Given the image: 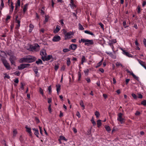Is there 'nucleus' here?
<instances>
[{
    "instance_id": "f257e3e1",
    "label": "nucleus",
    "mask_w": 146,
    "mask_h": 146,
    "mask_svg": "<svg viewBox=\"0 0 146 146\" xmlns=\"http://www.w3.org/2000/svg\"><path fill=\"white\" fill-rule=\"evenodd\" d=\"M79 42L80 43H81L82 42L85 43V45L88 46L93 45L94 44L92 40H89L84 38H81L80 40H79Z\"/></svg>"
},
{
    "instance_id": "f03ea898",
    "label": "nucleus",
    "mask_w": 146,
    "mask_h": 146,
    "mask_svg": "<svg viewBox=\"0 0 146 146\" xmlns=\"http://www.w3.org/2000/svg\"><path fill=\"white\" fill-rule=\"evenodd\" d=\"M64 34L65 35L64 39L65 40L70 38L71 37L70 36L71 35H74V33L73 32L70 31L67 32L65 31L64 32Z\"/></svg>"
},
{
    "instance_id": "7ed1b4c3",
    "label": "nucleus",
    "mask_w": 146,
    "mask_h": 146,
    "mask_svg": "<svg viewBox=\"0 0 146 146\" xmlns=\"http://www.w3.org/2000/svg\"><path fill=\"white\" fill-rule=\"evenodd\" d=\"M2 62L7 70H10L11 69V67L9 64L7 62V61L5 59H3L2 60Z\"/></svg>"
},
{
    "instance_id": "20e7f679",
    "label": "nucleus",
    "mask_w": 146,
    "mask_h": 146,
    "mask_svg": "<svg viewBox=\"0 0 146 146\" xmlns=\"http://www.w3.org/2000/svg\"><path fill=\"white\" fill-rule=\"evenodd\" d=\"M27 63H32L35 61L36 59V58L33 56L29 55L27 56Z\"/></svg>"
},
{
    "instance_id": "39448f33",
    "label": "nucleus",
    "mask_w": 146,
    "mask_h": 146,
    "mask_svg": "<svg viewBox=\"0 0 146 146\" xmlns=\"http://www.w3.org/2000/svg\"><path fill=\"white\" fill-rule=\"evenodd\" d=\"M17 59L16 57L14 55L11 56L9 58V60L12 65L15 66V61Z\"/></svg>"
},
{
    "instance_id": "423d86ee",
    "label": "nucleus",
    "mask_w": 146,
    "mask_h": 146,
    "mask_svg": "<svg viewBox=\"0 0 146 146\" xmlns=\"http://www.w3.org/2000/svg\"><path fill=\"white\" fill-rule=\"evenodd\" d=\"M30 66L29 64H21L18 66V68L19 70H21L24 68H27Z\"/></svg>"
},
{
    "instance_id": "0eeeda50",
    "label": "nucleus",
    "mask_w": 146,
    "mask_h": 146,
    "mask_svg": "<svg viewBox=\"0 0 146 146\" xmlns=\"http://www.w3.org/2000/svg\"><path fill=\"white\" fill-rule=\"evenodd\" d=\"M123 114L121 113H119L118 114V117L117 119L118 121H119L122 124L124 122V119L122 117Z\"/></svg>"
},
{
    "instance_id": "6e6552de",
    "label": "nucleus",
    "mask_w": 146,
    "mask_h": 146,
    "mask_svg": "<svg viewBox=\"0 0 146 146\" xmlns=\"http://www.w3.org/2000/svg\"><path fill=\"white\" fill-rule=\"evenodd\" d=\"M13 3L12 1L10 2V4L9 5V13L10 14H11L12 13L13 9L14 8V6L13 5Z\"/></svg>"
},
{
    "instance_id": "1a4fd4ad",
    "label": "nucleus",
    "mask_w": 146,
    "mask_h": 146,
    "mask_svg": "<svg viewBox=\"0 0 146 146\" xmlns=\"http://www.w3.org/2000/svg\"><path fill=\"white\" fill-rule=\"evenodd\" d=\"M21 18H20L19 19L17 20H15V22L17 24L16 25L15 28L16 29H19L20 26V20L21 19Z\"/></svg>"
},
{
    "instance_id": "9d476101",
    "label": "nucleus",
    "mask_w": 146,
    "mask_h": 146,
    "mask_svg": "<svg viewBox=\"0 0 146 146\" xmlns=\"http://www.w3.org/2000/svg\"><path fill=\"white\" fill-rule=\"evenodd\" d=\"M60 39V37L59 36H55L53 37L52 40L54 42H58L59 41Z\"/></svg>"
},
{
    "instance_id": "9b49d317",
    "label": "nucleus",
    "mask_w": 146,
    "mask_h": 146,
    "mask_svg": "<svg viewBox=\"0 0 146 146\" xmlns=\"http://www.w3.org/2000/svg\"><path fill=\"white\" fill-rule=\"evenodd\" d=\"M25 128L26 129V131L29 133L30 136H32V132L31 131V128L28 127L27 125L25 126Z\"/></svg>"
},
{
    "instance_id": "f8f14e48",
    "label": "nucleus",
    "mask_w": 146,
    "mask_h": 146,
    "mask_svg": "<svg viewBox=\"0 0 146 146\" xmlns=\"http://www.w3.org/2000/svg\"><path fill=\"white\" fill-rule=\"evenodd\" d=\"M77 48V45L76 44H72L69 46V48L70 49L74 50Z\"/></svg>"
},
{
    "instance_id": "ddd939ff",
    "label": "nucleus",
    "mask_w": 146,
    "mask_h": 146,
    "mask_svg": "<svg viewBox=\"0 0 146 146\" xmlns=\"http://www.w3.org/2000/svg\"><path fill=\"white\" fill-rule=\"evenodd\" d=\"M33 70L36 74L35 76L36 77H38L39 76V74L38 72V69L36 67H34L33 68Z\"/></svg>"
},
{
    "instance_id": "4468645a",
    "label": "nucleus",
    "mask_w": 146,
    "mask_h": 146,
    "mask_svg": "<svg viewBox=\"0 0 146 146\" xmlns=\"http://www.w3.org/2000/svg\"><path fill=\"white\" fill-rule=\"evenodd\" d=\"M121 50L123 51V53L125 55L129 57H132V55L130 54L128 52H126L125 50L123 49H122Z\"/></svg>"
},
{
    "instance_id": "2eb2a0df",
    "label": "nucleus",
    "mask_w": 146,
    "mask_h": 146,
    "mask_svg": "<svg viewBox=\"0 0 146 146\" xmlns=\"http://www.w3.org/2000/svg\"><path fill=\"white\" fill-rule=\"evenodd\" d=\"M50 59H51V62H52L53 60V58L52 55H48L47 57H46L45 58L46 61H48L50 60Z\"/></svg>"
},
{
    "instance_id": "dca6fc26",
    "label": "nucleus",
    "mask_w": 146,
    "mask_h": 146,
    "mask_svg": "<svg viewBox=\"0 0 146 146\" xmlns=\"http://www.w3.org/2000/svg\"><path fill=\"white\" fill-rule=\"evenodd\" d=\"M32 130L35 131V135H36L37 137L38 138V135L39 134V133L38 130L37 129H36L35 128H33Z\"/></svg>"
},
{
    "instance_id": "f3484780",
    "label": "nucleus",
    "mask_w": 146,
    "mask_h": 146,
    "mask_svg": "<svg viewBox=\"0 0 146 146\" xmlns=\"http://www.w3.org/2000/svg\"><path fill=\"white\" fill-rule=\"evenodd\" d=\"M60 27L57 25L56 26V29L54 30L53 32L54 33H56L60 30Z\"/></svg>"
},
{
    "instance_id": "a211bd4d",
    "label": "nucleus",
    "mask_w": 146,
    "mask_h": 146,
    "mask_svg": "<svg viewBox=\"0 0 146 146\" xmlns=\"http://www.w3.org/2000/svg\"><path fill=\"white\" fill-rule=\"evenodd\" d=\"M70 2L71 3V4H70V5L71 8L74 9V7H76V6L74 3L73 0H70Z\"/></svg>"
},
{
    "instance_id": "6ab92c4d",
    "label": "nucleus",
    "mask_w": 146,
    "mask_h": 146,
    "mask_svg": "<svg viewBox=\"0 0 146 146\" xmlns=\"http://www.w3.org/2000/svg\"><path fill=\"white\" fill-rule=\"evenodd\" d=\"M40 54L41 56H46V53L45 50H43L40 51Z\"/></svg>"
},
{
    "instance_id": "aec40b11",
    "label": "nucleus",
    "mask_w": 146,
    "mask_h": 146,
    "mask_svg": "<svg viewBox=\"0 0 146 146\" xmlns=\"http://www.w3.org/2000/svg\"><path fill=\"white\" fill-rule=\"evenodd\" d=\"M56 91L57 94L58 95L59 94V92L60 91L61 89V86L60 84H58L56 85Z\"/></svg>"
},
{
    "instance_id": "412c9836",
    "label": "nucleus",
    "mask_w": 146,
    "mask_h": 146,
    "mask_svg": "<svg viewBox=\"0 0 146 146\" xmlns=\"http://www.w3.org/2000/svg\"><path fill=\"white\" fill-rule=\"evenodd\" d=\"M27 56L26 57L23 58H21L20 60V63H23L24 62H27Z\"/></svg>"
},
{
    "instance_id": "4be33fe9",
    "label": "nucleus",
    "mask_w": 146,
    "mask_h": 146,
    "mask_svg": "<svg viewBox=\"0 0 146 146\" xmlns=\"http://www.w3.org/2000/svg\"><path fill=\"white\" fill-rule=\"evenodd\" d=\"M28 3H27L24 5V7L23 9V14H25L26 11L27 9Z\"/></svg>"
},
{
    "instance_id": "5701e85b",
    "label": "nucleus",
    "mask_w": 146,
    "mask_h": 146,
    "mask_svg": "<svg viewBox=\"0 0 146 146\" xmlns=\"http://www.w3.org/2000/svg\"><path fill=\"white\" fill-rule=\"evenodd\" d=\"M39 46L36 44L35 46H33L32 48L35 51H37L39 49Z\"/></svg>"
},
{
    "instance_id": "b1692460",
    "label": "nucleus",
    "mask_w": 146,
    "mask_h": 146,
    "mask_svg": "<svg viewBox=\"0 0 146 146\" xmlns=\"http://www.w3.org/2000/svg\"><path fill=\"white\" fill-rule=\"evenodd\" d=\"M138 61L140 64L143 67H144L145 66V63L141 61L140 59H138Z\"/></svg>"
},
{
    "instance_id": "393cba45",
    "label": "nucleus",
    "mask_w": 146,
    "mask_h": 146,
    "mask_svg": "<svg viewBox=\"0 0 146 146\" xmlns=\"http://www.w3.org/2000/svg\"><path fill=\"white\" fill-rule=\"evenodd\" d=\"M84 32L85 33L90 35L94 36H95V35L92 33L90 32L89 31L86 30L84 31Z\"/></svg>"
},
{
    "instance_id": "a878e982",
    "label": "nucleus",
    "mask_w": 146,
    "mask_h": 146,
    "mask_svg": "<svg viewBox=\"0 0 146 146\" xmlns=\"http://www.w3.org/2000/svg\"><path fill=\"white\" fill-rule=\"evenodd\" d=\"M86 58L84 56H82L81 58V64H83L84 63L86 62Z\"/></svg>"
},
{
    "instance_id": "bb28decb",
    "label": "nucleus",
    "mask_w": 146,
    "mask_h": 146,
    "mask_svg": "<svg viewBox=\"0 0 146 146\" xmlns=\"http://www.w3.org/2000/svg\"><path fill=\"white\" fill-rule=\"evenodd\" d=\"M36 63L38 65L43 64L42 60L40 59H38V60L36 61Z\"/></svg>"
},
{
    "instance_id": "cd10ccee",
    "label": "nucleus",
    "mask_w": 146,
    "mask_h": 146,
    "mask_svg": "<svg viewBox=\"0 0 146 146\" xmlns=\"http://www.w3.org/2000/svg\"><path fill=\"white\" fill-rule=\"evenodd\" d=\"M80 104L81 106L82 107V110H83L85 109V106L84 105V103L82 100H80Z\"/></svg>"
},
{
    "instance_id": "c85d7f7f",
    "label": "nucleus",
    "mask_w": 146,
    "mask_h": 146,
    "mask_svg": "<svg viewBox=\"0 0 146 146\" xmlns=\"http://www.w3.org/2000/svg\"><path fill=\"white\" fill-rule=\"evenodd\" d=\"M131 75L133 78L135 79L136 80L138 81L139 80V78L136 75H135L132 72V73H131Z\"/></svg>"
},
{
    "instance_id": "c756f323",
    "label": "nucleus",
    "mask_w": 146,
    "mask_h": 146,
    "mask_svg": "<svg viewBox=\"0 0 146 146\" xmlns=\"http://www.w3.org/2000/svg\"><path fill=\"white\" fill-rule=\"evenodd\" d=\"M103 61V58H102L101 61H100L97 64V66H96V68L100 67L102 64V62Z\"/></svg>"
},
{
    "instance_id": "7c9ffc66",
    "label": "nucleus",
    "mask_w": 146,
    "mask_h": 146,
    "mask_svg": "<svg viewBox=\"0 0 146 146\" xmlns=\"http://www.w3.org/2000/svg\"><path fill=\"white\" fill-rule=\"evenodd\" d=\"M101 120H98L97 121V124L98 127H99L102 125Z\"/></svg>"
},
{
    "instance_id": "2f4dec72",
    "label": "nucleus",
    "mask_w": 146,
    "mask_h": 146,
    "mask_svg": "<svg viewBox=\"0 0 146 146\" xmlns=\"http://www.w3.org/2000/svg\"><path fill=\"white\" fill-rule=\"evenodd\" d=\"M21 5V0H17V2L15 3V6L17 7H19Z\"/></svg>"
},
{
    "instance_id": "473e14b6",
    "label": "nucleus",
    "mask_w": 146,
    "mask_h": 146,
    "mask_svg": "<svg viewBox=\"0 0 146 146\" xmlns=\"http://www.w3.org/2000/svg\"><path fill=\"white\" fill-rule=\"evenodd\" d=\"M138 105H142L144 106H146V100H144L141 102V104H138Z\"/></svg>"
},
{
    "instance_id": "72a5a7b5",
    "label": "nucleus",
    "mask_w": 146,
    "mask_h": 146,
    "mask_svg": "<svg viewBox=\"0 0 146 146\" xmlns=\"http://www.w3.org/2000/svg\"><path fill=\"white\" fill-rule=\"evenodd\" d=\"M49 19V17L46 15L45 17V20L44 21V24H45L46 22H47Z\"/></svg>"
},
{
    "instance_id": "f704fd0d",
    "label": "nucleus",
    "mask_w": 146,
    "mask_h": 146,
    "mask_svg": "<svg viewBox=\"0 0 146 146\" xmlns=\"http://www.w3.org/2000/svg\"><path fill=\"white\" fill-rule=\"evenodd\" d=\"M6 53L7 54L9 55V56H12V51L11 50H7L6 51Z\"/></svg>"
},
{
    "instance_id": "c9c22d12",
    "label": "nucleus",
    "mask_w": 146,
    "mask_h": 146,
    "mask_svg": "<svg viewBox=\"0 0 146 146\" xmlns=\"http://www.w3.org/2000/svg\"><path fill=\"white\" fill-rule=\"evenodd\" d=\"M4 7V4L3 2H1V4L0 6V10H1Z\"/></svg>"
},
{
    "instance_id": "e433bc0d",
    "label": "nucleus",
    "mask_w": 146,
    "mask_h": 146,
    "mask_svg": "<svg viewBox=\"0 0 146 146\" xmlns=\"http://www.w3.org/2000/svg\"><path fill=\"white\" fill-rule=\"evenodd\" d=\"M123 26L125 28L129 26H128L127 25L126 21L125 20L124 21H123Z\"/></svg>"
},
{
    "instance_id": "4c0bfd02",
    "label": "nucleus",
    "mask_w": 146,
    "mask_h": 146,
    "mask_svg": "<svg viewBox=\"0 0 146 146\" xmlns=\"http://www.w3.org/2000/svg\"><path fill=\"white\" fill-rule=\"evenodd\" d=\"M71 61L69 58H68L67 60V64L68 66H69L70 64Z\"/></svg>"
},
{
    "instance_id": "58836bf2",
    "label": "nucleus",
    "mask_w": 146,
    "mask_h": 146,
    "mask_svg": "<svg viewBox=\"0 0 146 146\" xmlns=\"http://www.w3.org/2000/svg\"><path fill=\"white\" fill-rule=\"evenodd\" d=\"M14 74L15 75L19 76L21 74V72H19L18 71H17L15 72Z\"/></svg>"
},
{
    "instance_id": "ea45409f",
    "label": "nucleus",
    "mask_w": 146,
    "mask_h": 146,
    "mask_svg": "<svg viewBox=\"0 0 146 146\" xmlns=\"http://www.w3.org/2000/svg\"><path fill=\"white\" fill-rule=\"evenodd\" d=\"M60 139H59V140H60V139L61 140H64L65 141L67 140L66 138L63 136H60Z\"/></svg>"
},
{
    "instance_id": "a19ab883",
    "label": "nucleus",
    "mask_w": 146,
    "mask_h": 146,
    "mask_svg": "<svg viewBox=\"0 0 146 146\" xmlns=\"http://www.w3.org/2000/svg\"><path fill=\"white\" fill-rule=\"evenodd\" d=\"M78 81H80V79L81 76V74L80 72H78Z\"/></svg>"
},
{
    "instance_id": "79ce46f5",
    "label": "nucleus",
    "mask_w": 146,
    "mask_h": 146,
    "mask_svg": "<svg viewBox=\"0 0 146 146\" xmlns=\"http://www.w3.org/2000/svg\"><path fill=\"white\" fill-rule=\"evenodd\" d=\"M95 115L96 116V117H98L100 115V114L99 112L97 111H96L95 113Z\"/></svg>"
},
{
    "instance_id": "37998d69",
    "label": "nucleus",
    "mask_w": 146,
    "mask_h": 146,
    "mask_svg": "<svg viewBox=\"0 0 146 146\" xmlns=\"http://www.w3.org/2000/svg\"><path fill=\"white\" fill-rule=\"evenodd\" d=\"M105 128L106 130L108 131H111V129L110 128V127L109 126H106L105 127Z\"/></svg>"
},
{
    "instance_id": "c03bdc74",
    "label": "nucleus",
    "mask_w": 146,
    "mask_h": 146,
    "mask_svg": "<svg viewBox=\"0 0 146 146\" xmlns=\"http://www.w3.org/2000/svg\"><path fill=\"white\" fill-rule=\"evenodd\" d=\"M131 96L134 99H137V96L134 93H132L131 94Z\"/></svg>"
},
{
    "instance_id": "a18cd8bd",
    "label": "nucleus",
    "mask_w": 146,
    "mask_h": 146,
    "mask_svg": "<svg viewBox=\"0 0 146 146\" xmlns=\"http://www.w3.org/2000/svg\"><path fill=\"white\" fill-rule=\"evenodd\" d=\"M78 25L79 27L80 30H83L84 29V28L83 27L80 23H79L78 24Z\"/></svg>"
},
{
    "instance_id": "49530a36",
    "label": "nucleus",
    "mask_w": 146,
    "mask_h": 146,
    "mask_svg": "<svg viewBox=\"0 0 146 146\" xmlns=\"http://www.w3.org/2000/svg\"><path fill=\"white\" fill-rule=\"evenodd\" d=\"M39 92L40 93V94H41L42 96H43L44 93L43 92V90L41 88H39Z\"/></svg>"
},
{
    "instance_id": "de8ad7c7",
    "label": "nucleus",
    "mask_w": 146,
    "mask_h": 146,
    "mask_svg": "<svg viewBox=\"0 0 146 146\" xmlns=\"http://www.w3.org/2000/svg\"><path fill=\"white\" fill-rule=\"evenodd\" d=\"M115 65L117 67H119V66H121V67L123 66L119 62H117L116 63Z\"/></svg>"
},
{
    "instance_id": "09e8293b",
    "label": "nucleus",
    "mask_w": 146,
    "mask_h": 146,
    "mask_svg": "<svg viewBox=\"0 0 146 146\" xmlns=\"http://www.w3.org/2000/svg\"><path fill=\"white\" fill-rule=\"evenodd\" d=\"M99 25L100 26L101 28L104 31V25L102 23H100Z\"/></svg>"
},
{
    "instance_id": "8fccbe9b",
    "label": "nucleus",
    "mask_w": 146,
    "mask_h": 146,
    "mask_svg": "<svg viewBox=\"0 0 146 146\" xmlns=\"http://www.w3.org/2000/svg\"><path fill=\"white\" fill-rule=\"evenodd\" d=\"M137 12L138 13H140L141 12V8L139 6L137 7Z\"/></svg>"
},
{
    "instance_id": "3c124183",
    "label": "nucleus",
    "mask_w": 146,
    "mask_h": 146,
    "mask_svg": "<svg viewBox=\"0 0 146 146\" xmlns=\"http://www.w3.org/2000/svg\"><path fill=\"white\" fill-rule=\"evenodd\" d=\"M70 48H65L64 49H63V51L64 52H68V51H70Z\"/></svg>"
},
{
    "instance_id": "603ef678",
    "label": "nucleus",
    "mask_w": 146,
    "mask_h": 146,
    "mask_svg": "<svg viewBox=\"0 0 146 146\" xmlns=\"http://www.w3.org/2000/svg\"><path fill=\"white\" fill-rule=\"evenodd\" d=\"M48 89L49 91V94H50L52 92V88L51 86H50L48 87Z\"/></svg>"
},
{
    "instance_id": "864d4df0",
    "label": "nucleus",
    "mask_w": 146,
    "mask_h": 146,
    "mask_svg": "<svg viewBox=\"0 0 146 146\" xmlns=\"http://www.w3.org/2000/svg\"><path fill=\"white\" fill-rule=\"evenodd\" d=\"M48 110L49 111L50 113H51L52 112L51 111V104H50L49 105L48 107Z\"/></svg>"
},
{
    "instance_id": "5fc2aeb1",
    "label": "nucleus",
    "mask_w": 146,
    "mask_h": 146,
    "mask_svg": "<svg viewBox=\"0 0 146 146\" xmlns=\"http://www.w3.org/2000/svg\"><path fill=\"white\" fill-rule=\"evenodd\" d=\"M11 17V16L9 15H7V17L6 19V22H7V21L9 19H10V18Z\"/></svg>"
},
{
    "instance_id": "6e6d98bb",
    "label": "nucleus",
    "mask_w": 146,
    "mask_h": 146,
    "mask_svg": "<svg viewBox=\"0 0 146 146\" xmlns=\"http://www.w3.org/2000/svg\"><path fill=\"white\" fill-rule=\"evenodd\" d=\"M34 27V26L32 24H30L29 25V28L31 29H32V30Z\"/></svg>"
},
{
    "instance_id": "4d7b16f0",
    "label": "nucleus",
    "mask_w": 146,
    "mask_h": 146,
    "mask_svg": "<svg viewBox=\"0 0 146 146\" xmlns=\"http://www.w3.org/2000/svg\"><path fill=\"white\" fill-rule=\"evenodd\" d=\"M76 115L78 118H80L81 117L80 114L78 111L77 112Z\"/></svg>"
},
{
    "instance_id": "13d9d810",
    "label": "nucleus",
    "mask_w": 146,
    "mask_h": 146,
    "mask_svg": "<svg viewBox=\"0 0 146 146\" xmlns=\"http://www.w3.org/2000/svg\"><path fill=\"white\" fill-rule=\"evenodd\" d=\"M63 21H64V20L63 19H61L59 21V22L60 23L61 25L62 26H63V25H64V23Z\"/></svg>"
},
{
    "instance_id": "bf43d9fd",
    "label": "nucleus",
    "mask_w": 146,
    "mask_h": 146,
    "mask_svg": "<svg viewBox=\"0 0 146 146\" xmlns=\"http://www.w3.org/2000/svg\"><path fill=\"white\" fill-rule=\"evenodd\" d=\"M110 56H111L112 58L114 59H115L116 58V56L112 54H111Z\"/></svg>"
},
{
    "instance_id": "052dcab7",
    "label": "nucleus",
    "mask_w": 146,
    "mask_h": 146,
    "mask_svg": "<svg viewBox=\"0 0 146 146\" xmlns=\"http://www.w3.org/2000/svg\"><path fill=\"white\" fill-rule=\"evenodd\" d=\"M17 130H14L13 131V136H15L17 134Z\"/></svg>"
},
{
    "instance_id": "680f3d73",
    "label": "nucleus",
    "mask_w": 146,
    "mask_h": 146,
    "mask_svg": "<svg viewBox=\"0 0 146 146\" xmlns=\"http://www.w3.org/2000/svg\"><path fill=\"white\" fill-rule=\"evenodd\" d=\"M143 42L145 46L146 47V39L145 38H144L143 40Z\"/></svg>"
},
{
    "instance_id": "e2e57ef3",
    "label": "nucleus",
    "mask_w": 146,
    "mask_h": 146,
    "mask_svg": "<svg viewBox=\"0 0 146 146\" xmlns=\"http://www.w3.org/2000/svg\"><path fill=\"white\" fill-rule=\"evenodd\" d=\"M138 98H139L141 99L143 98V96L140 94H138Z\"/></svg>"
},
{
    "instance_id": "0e129e2a",
    "label": "nucleus",
    "mask_w": 146,
    "mask_h": 146,
    "mask_svg": "<svg viewBox=\"0 0 146 146\" xmlns=\"http://www.w3.org/2000/svg\"><path fill=\"white\" fill-rule=\"evenodd\" d=\"M59 68V66L58 65H55L54 66V69L56 71H57Z\"/></svg>"
},
{
    "instance_id": "69168bd1",
    "label": "nucleus",
    "mask_w": 146,
    "mask_h": 146,
    "mask_svg": "<svg viewBox=\"0 0 146 146\" xmlns=\"http://www.w3.org/2000/svg\"><path fill=\"white\" fill-rule=\"evenodd\" d=\"M86 80L88 83H90V82L91 80L90 78H86Z\"/></svg>"
},
{
    "instance_id": "338daca9",
    "label": "nucleus",
    "mask_w": 146,
    "mask_h": 146,
    "mask_svg": "<svg viewBox=\"0 0 146 146\" xmlns=\"http://www.w3.org/2000/svg\"><path fill=\"white\" fill-rule=\"evenodd\" d=\"M140 112L137 111H136L135 113V115H140Z\"/></svg>"
},
{
    "instance_id": "774afa93",
    "label": "nucleus",
    "mask_w": 146,
    "mask_h": 146,
    "mask_svg": "<svg viewBox=\"0 0 146 146\" xmlns=\"http://www.w3.org/2000/svg\"><path fill=\"white\" fill-rule=\"evenodd\" d=\"M48 103L50 104L52 102V98H48Z\"/></svg>"
}]
</instances>
